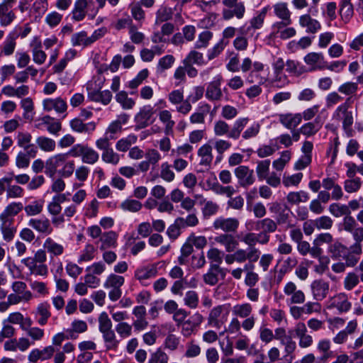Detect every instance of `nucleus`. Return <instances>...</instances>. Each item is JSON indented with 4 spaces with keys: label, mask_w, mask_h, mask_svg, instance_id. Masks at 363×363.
<instances>
[{
    "label": "nucleus",
    "mask_w": 363,
    "mask_h": 363,
    "mask_svg": "<svg viewBox=\"0 0 363 363\" xmlns=\"http://www.w3.org/2000/svg\"><path fill=\"white\" fill-rule=\"evenodd\" d=\"M328 253L333 259H344L347 262L348 267H354L359 261L356 253L352 252L350 246L347 247L338 240L328 245Z\"/></svg>",
    "instance_id": "f257e3e1"
},
{
    "label": "nucleus",
    "mask_w": 363,
    "mask_h": 363,
    "mask_svg": "<svg viewBox=\"0 0 363 363\" xmlns=\"http://www.w3.org/2000/svg\"><path fill=\"white\" fill-rule=\"evenodd\" d=\"M229 306L227 304L217 305L213 307L206 318L207 326L220 330L223 328L229 316Z\"/></svg>",
    "instance_id": "f03ea898"
},
{
    "label": "nucleus",
    "mask_w": 363,
    "mask_h": 363,
    "mask_svg": "<svg viewBox=\"0 0 363 363\" xmlns=\"http://www.w3.org/2000/svg\"><path fill=\"white\" fill-rule=\"evenodd\" d=\"M99 12V8H95L93 0H77L72 11V19L82 21L87 15L89 18L93 20Z\"/></svg>",
    "instance_id": "7ed1b4c3"
},
{
    "label": "nucleus",
    "mask_w": 363,
    "mask_h": 363,
    "mask_svg": "<svg viewBox=\"0 0 363 363\" xmlns=\"http://www.w3.org/2000/svg\"><path fill=\"white\" fill-rule=\"evenodd\" d=\"M349 100L350 99L348 98L345 103L342 104L336 108L333 113V118L337 121H342L344 131L347 137H351L354 133L352 128L354 118L352 112L349 111Z\"/></svg>",
    "instance_id": "20e7f679"
},
{
    "label": "nucleus",
    "mask_w": 363,
    "mask_h": 363,
    "mask_svg": "<svg viewBox=\"0 0 363 363\" xmlns=\"http://www.w3.org/2000/svg\"><path fill=\"white\" fill-rule=\"evenodd\" d=\"M284 295L286 297L288 305L303 304L306 301V294L299 289L296 284L292 281L285 283L283 287Z\"/></svg>",
    "instance_id": "39448f33"
},
{
    "label": "nucleus",
    "mask_w": 363,
    "mask_h": 363,
    "mask_svg": "<svg viewBox=\"0 0 363 363\" xmlns=\"http://www.w3.org/2000/svg\"><path fill=\"white\" fill-rule=\"evenodd\" d=\"M223 4L227 7L222 12L224 20H230L233 17L240 19L243 17L245 12V7L242 2L238 0H223Z\"/></svg>",
    "instance_id": "423d86ee"
},
{
    "label": "nucleus",
    "mask_w": 363,
    "mask_h": 363,
    "mask_svg": "<svg viewBox=\"0 0 363 363\" xmlns=\"http://www.w3.org/2000/svg\"><path fill=\"white\" fill-rule=\"evenodd\" d=\"M155 111L150 105L143 106L135 116V129L140 130L147 127L154 121Z\"/></svg>",
    "instance_id": "0eeeda50"
},
{
    "label": "nucleus",
    "mask_w": 363,
    "mask_h": 363,
    "mask_svg": "<svg viewBox=\"0 0 363 363\" xmlns=\"http://www.w3.org/2000/svg\"><path fill=\"white\" fill-rule=\"evenodd\" d=\"M239 225L240 222L235 218L220 216L214 220L213 228L216 230H220L225 233H232L238 230Z\"/></svg>",
    "instance_id": "6e6552de"
},
{
    "label": "nucleus",
    "mask_w": 363,
    "mask_h": 363,
    "mask_svg": "<svg viewBox=\"0 0 363 363\" xmlns=\"http://www.w3.org/2000/svg\"><path fill=\"white\" fill-rule=\"evenodd\" d=\"M233 252L237 263H244L248 261L247 264H253L259 259L261 255L259 250L256 247H248L247 249L237 247Z\"/></svg>",
    "instance_id": "1a4fd4ad"
},
{
    "label": "nucleus",
    "mask_w": 363,
    "mask_h": 363,
    "mask_svg": "<svg viewBox=\"0 0 363 363\" xmlns=\"http://www.w3.org/2000/svg\"><path fill=\"white\" fill-rule=\"evenodd\" d=\"M234 174L239 185L242 188H247L252 185L255 182L254 171L247 166H238L235 169Z\"/></svg>",
    "instance_id": "9d476101"
},
{
    "label": "nucleus",
    "mask_w": 363,
    "mask_h": 363,
    "mask_svg": "<svg viewBox=\"0 0 363 363\" xmlns=\"http://www.w3.org/2000/svg\"><path fill=\"white\" fill-rule=\"evenodd\" d=\"M329 309H337L339 313H345L350 310L352 304L345 293H340L331 297L327 302Z\"/></svg>",
    "instance_id": "9b49d317"
},
{
    "label": "nucleus",
    "mask_w": 363,
    "mask_h": 363,
    "mask_svg": "<svg viewBox=\"0 0 363 363\" xmlns=\"http://www.w3.org/2000/svg\"><path fill=\"white\" fill-rule=\"evenodd\" d=\"M16 0H3L0 4V25L8 26L16 18V15L11 9Z\"/></svg>",
    "instance_id": "f8f14e48"
},
{
    "label": "nucleus",
    "mask_w": 363,
    "mask_h": 363,
    "mask_svg": "<svg viewBox=\"0 0 363 363\" xmlns=\"http://www.w3.org/2000/svg\"><path fill=\"white\" fill-rule=\"evenodd\" d=\"M134 315L133 326L136 332H140L145 330L149 323L147 320V311L144 306H137L134 307L132 312Z\"/></svg>",
    "instance_id": "ddd939ff"
},
{
    "label": "nucleus",
    "mask_w": 363,
    "mask_h": 363,
    "mask_svg": "<svg viewBox=\"0 0 363 363\" xmlns=\"http://www.w3.org/2000/svg\"><path fill=\"white\" fill-rule=\"evenodd\" d=\"M67 158V154H57L49 157L45 162V173L50 177H53L57 172V169L62 166L66 162Z\"/></svg>",
    "instance_id": "4468645a"
},
{
    "label": "nucleus",
    "mask_w": 363,
    "mask_h": 363,
    "mask_svg": "<svg viewBox=\"0 0 363 363\" xmlns=\"http://www.w3.org/2000/svg\"><path fill=\"white\" fill-rule=\"evenodd\" d=\"M311 291L314 300L320 301L326 298L330 289L329 283L323 279H315L311 284Z\"/></svg>",
    "instance_id": "2eb2a0df"
},
{
    "label": "nucleus",
    "mask_w": 363,
    "mask_h": 363,
    "mask_svg": "<svg viewBox=\"0 0 363 363\" xmlns=\"http://www.w3.org/2000/svg\"><path fill=\"white\" fill-rule=\"evenodd\" d=\"M273 8L275 15L279 18L281 19V22L277 23V26L278 28L286 27L291 23V12L288 9L286 3H277L274 5Z\"/></svg>",
    "instance_id": "dca6fc26"
},
{
    "label": "nucleus",
    "mask_w": 363,
    "mask_h": 363,
    "mask_svg": "<svg viewBox=\"0 0 363 363\" xmlns=\"http://www.w3.org/2000/svg\"><path fill=\"white\" fill-rule=\"evenodd\" d=\"M221 81V75H218L208 83L205 94L208 100L218 101L222 99L223 94L220 88Z\"/></svg>",
    "instance_id": "f3484780"
},
{
    "label": "nucleus",
    "mask_w": 363,
    "mask_h": 363,
    "mask_svg": "<svg viewBox=\"0 0 363 363\" xmlns=\"http://www.w3.org/2000/svg\"><path fill=\"white\" fill-rule=\"evenodd\" d=\"M17 145L25 151H28L32 158L35 157L38 153L37 147L31 143L32 135L28 132H18L16 136Z\"/></svg>",
    "instance_id": "a211bd4d"
},
{
    "label": "nucleus",
    "mask_w": 363,
    "mask_h": 363,
    "mask_svg": "<svg viewBox=\"0 0 363 363\" xmlns=\"http://www.w3.org/2000/svg\"><path fill=\"white\" fill-rule=\"evenodd\" d=\"M28 225L42 235H48L53 232L51 223L47 218H31L28 220Z\"/></svg>",
    "instance_id": "6ab92c4d"
},
{
    "label": "nucleus",
    "mask_w": 363,
    "mask_h": 363,
    "mask_svg": "<svg viewBox=\"0 0 363 363\" xmlns=\"http://www.w3.org/2000/svg\"><path fill=\"white\" fill-rule=\"evenodd\" d=\"M215 241L225 247L227 252H233L239 245V242L232 233H223L215 238Z\"/></svg>",
    "instance_id": "aec40b11"
},
{
    "label": "nucleus",
    "mask_w": 363,
    "mask_h": 363,
    "mask_svg": "<svg viewBox=\"0 0 363 363\" xmlns=\"http://www.w3.org/2000/svg\"><path fill=\"white\" fill-rule=\"evenodd\" d=\"M302 121L301 113H282L279 115V121L287 129H295Z\"/></svg>",
    "instance_id": "412c9836"
},
{
    "label": "nucleus",
    "mask_w": 363,
    "mask_h": 363,
    "mask_svg": "<svg viewBox=\"0 0 363 363\" xmlns=\"http://www.w3.org/2000/svg\"><path fill=\"white\" fill-rule=\"evenodd\" d=\"M43 109L46 111L55 110L57 113H61L66 111L67 105L65 101L61 98L46 99L43 101Z\"/></svg>",
    "instance_id": "4be33fe9"
},
{
    "label": "nucleus",
    "mask_w": 363,
    "mask_h": 363,
    "mask_svg": "<svg viewBox=\"0 0 363 363\" xmlns=\"http://www.w3.org/2000/svg\"><path fill=\"white\" fill-rule=\"evenodd\" d=\"M304 62L311 67V70L324 69L325 62L322 53L310 52L304 57Z\"/></svg>",
    "instance_id": "5701e85b"
},
{
    "label": "nucleus",
    "mask_w": 363,
    "mask_h": 363,
    "mask_svg": "<svg viewBox=\"0 0 363 363\" xmlns=\"http://www.w3.org/2000/svg\"><path fill=\"white\" fill-rule=\"evenodd\" d=\"M299 24L303 28H306V33H315L320 28L321 25L318 21L312 18L309 14H304L299 18Z\"/></svg>",
    "instance_id": "b1692460"
},
{
    "label": "nucleus",
    "mask_w": 363,
    "mask_h": 363,
    "mask_svg": "<svg viewBox=\"0 0 363 363\" xmlns=\"http://www.w3.org/2000/svg\"><path fill=\"white\" fill-rule=\"evenodd\" d=\"M278 224L276 220L270 218L258 220L256 223V230H261L262 238L267 233H273L277 229Z\"/></svg>",
    "instance_id": "393cba45"
},
{
    "label": "nucleus",
    "mask_w": 363,
    "mask_h": 363,
    "mask_svg": "<svg viewBox=\"0 0 363 363\" xmlns=\"http://www.w3.org/2000/svg\"><path fill=\"white\" fill-rule=\"evenodd\" d=\"M23 208L21 202H12L9 204L0 214V220L13 222V217L20 213Z\"/></svg>",
    "instance_id": "a878e982"
},
{
    "label": "nucleus",
    "mask_w": 363,
    "mask_h": 363,
    "mask_svg": "<svg viewBox=\"0 0 363 363\" xmlns=\"http://www.w3.org/2000/svg\"><path fill=\"white\" fill-rule=\"evenodd\" d=\"M157 274V269L155 264L143 267L135 272V277L142 284L145 280L155 277Z\"/></svg>",
    "instance_id": "bb28decb"
},
{
    "label": "nucleus",
    "mask_w": 363,
    "mask_h": 363,
    "mask_svg": "<svg viewBox=\"0 0 363 363\" xmlns=\"http://www.w3.org/2000/svg\"><path fill=\"white\" fill-rule=\"evenodd\" d=\"M112 96V94L109 90H93L89 91L88 93V97L91 101L99 102L104 105H108L111 101Z\"/></svg>",
    "instance_id": "cd10ccee"
},
{
    "label": "nucleus",
    "mask_w": 363,
    "mask_h": 363,
    "mask_svg": "<svg viewBox=\"0 0 363 363\" xmlns=\"http://www.w3.org/2000/svg\"><path fill=\"white\" fill-rule=\"evenodd\" d=\"M213 147L208 144H204L198 150V156L200 157V164L210 167L213 161Z\"/></svg>",
    "instance_id": "c85d7f7f"
},
{
    "label": "nucleus",
    "mask_w": 363,
    "mask_h": 363,
    "mask_svg": "<svg viewBox=\"0 0 363 363\" xmlns=\"http://www.w3.org/2000/svg\"><path fill=\"white\" fill-rule=\"evenodd\" d=\"M259 237H262V233L256 234L255 233H247L242 236L241 240L247 245L248 247H255V245L257 242L264 245L269 242V235H264L261 240L259 239Z\"/></svg>",
    "instance_id": "c756f323"
},
{
    "label": "nucleus",
    "mask_w": 363,
    "mask_h": 363,
    "mask_svg": "<svg viewBox=\"0 0 363 363\" xmlns=\"http://www.w3.org/2000/svg\"><path fill=\"white\" fill-rule=\"evenodd\" d=\"M50 308V304L47 302L41 303L38 305L35 314L36 317H39L37 321L40 325L47 324L49 318L51 316Z\"/></svg>",
    "instance_id": "7c9ffc66"
},
{
    "label": "nucleus",
    "mask_w": 363,
    "mask_h": 363,
    "mask_svg": "<svg viewBox=\"0 0 363 363\" xmlns=\"http://www.w3.org/2000/svg\"><path fill=\"white\" fill-rule=\"evenodd\" d=\"M249 122L248 118H240L237 119L233 123V128L228 133V138L233 140H238L241 135L244 128L247 126Z\"/></svg>",
    "instance_id": "2f4dec72"
},
{
    "label": "nucleus",
    "mask_w": 363,
    "mask_h": 363,
    "mask_svg": "<svg viewBox=\"0 0 363 363\" xmlns=\"http://www.w3.org/2000/svg\"><path fill=\"white\" fill-rule=\"evenodd\" d=\"M159 119L164 125V133L167 135L173 133V128L175 122L172 120V116L169 111L162 110L158 113Z\"/></svg>",
    "instance_id": "473e14b6"
},
{
    "label": "nucleus",
    "mask_w": 363,
    "mask_h": 363,
    "mask_svg": "<svg viewBox=\"0 0 363 363\" xmlns=\"http://www.w3.org/2000/svg\"><path fill=\"white\" fill-rule=\"evenodd\" d=\"M70 126L74 131L77 133H90L95 130L96 123L94 122L84 123L79 118H74L70 121Z\"/></svg>",
    "instance_id": "72a5a7b5"
},
{
    "label": "nucleus",
    "mask_w": 363,
    "mask_h": 363,
    "mask_svg": "<svg viewBox=\"0 0 363 363\" xmlns=\"http://www.w3.org/2000/svg\"><path fill=\"white\" fill-rule=\"evenodd\" d=\"M17 35L16 33H9L1 46V53L6 56L11 55L16 46Z\"/></svg>",
    "instance_id": "f704fd0d"
},
{
    "label": "nucleus",
    "mask_w": 363,
    "mask_h": 363,
    "mask_svg": "<svg viewBox=\"0 0 363 363\" xmlns=\"http://www.w3.org/2000/svg\"><path fill=\"white\" fill-rule=\"evenodd\" d=\"M222 271L218 264H211L207 273L203 276V281L210 286L216 285L218 281V274L221 273Z\"/></svg>",
    "instance_id": "c9c22d12"
},
{
    "label": "nucleus",
    "mask_w": 363,
    "mask_h": 363,
    "mask_svg": "<svg viewBox=\"0 0 363 363\" xmlns=\"http://www.w3.org/2000/svg\"><path fill=\"white\" fill-rule=\"evenodd\" d=\"M350 233L354 240V243L350 245V249L356 255H360L362 252L361 243L363 241V227L357 225Z\"/></svg>",
    "instance_id": "e433bc0d"
},
{
    "label": "nucleus",
    "mask_w": 363,
    "mask_h": 363,
    "mask_svg": "<svg viewBox=\"0 0 363 363\" xmlns=\"http://www.w3.org/2000/svg\"><path fill=\"white\" fill-rule=\"evenodd\" d=\"M0 230L3 235V238L6 242L11 241L16 234V229L13 226V222L9 221L8 220H0Z\"/></svg>",
    "instance_id": "4c0bfd02"
},
{
    "label": "nucleus",
    "mask_w": 363,
    "mask_h": 363,
    "mask_svg": "<svg viewBox=\"0 0 363 363\" xmlns=\"http://www.w3.org/2000/svg\"><path fill=\"white\" fill-rule=\"evenodd\" d=\"M106 350H116L120 344L115 332L111 330L101 333Z\"/></svg>",
    "instance_id": "58836bf2"
},
{
    "label": "nucleus",
    "mask_w": 363,
    "mask_h": 363,
    "mask_svg": "<svg viewBox=\"0 0 363 363\" xmlns=\"http://www.w3.org/2000/svg\"><path fill=\"white\" fill-rule=\"evenodd\" d=\"M254 264H245L244 266V269L246 272L245 284L250 287L255 286L259 279L258 274L254 271Z\"/></svg>",
    "instance_id": "ea45409f"
},
{
    "label": "nucleus",
    "mask_w": 363,
    "mask_h": 363,
    "mask_svg": "<svg viewBox=\"0 0 363 363\" xmlns=\"http://www.w3.org/2000/svg\"><path fill=\"white\" fill-rule=\"evenodd\" d=\"M44 249L53 256H60L64 252V247L52 238H48L43 243Z\"/></svg>",
    "instance_id": "a19ab883"
},
{
    "label": "nucleus",
    "mask_w": 363,
    "mask_h": 363,
    "mask_svg": "<svg viewBox=\"0 0 363 363\" xmlns=\"http://www.w3.org/2000/svg\"><path fill=\"white\" fill-rule=\"evenodd\" d=\"M88 325L86 323L81 320H74L71 325V328L66 330L67 334L71 339L77 337L76 333H82L87 330Z\"/></svg>",
    "instance_id": "79ce46f5"
},
{
    "label": "nucleus",
    "mask_w": 363,
    "mask_h": 363,
    "mask_svg": "<svg viewBox=\"0 0 363 363\" xmlns=\"http://www.w3.org/2000/svg\"><path fill=\"white\" fill-rule=\"evenodd\" d=\"M116 101L121 106L123 109L130 110L132 109L135 105V101L128 97V93L125 91H118L115 96Z\"/></svg>",
    "instance_id": "37998d69"
},
{
    "label": "nucleus",
    "mask_w": 363,
    "mask_h": 363,
    "mask_svg": "<svg viewBox=\"0 0 363 363\" xmlns=\"http://www.w3.org/2000/svg\"><path fill=\"white\" fill-rule=\"evenodd\" d=\"M32 320H27V323L24 326L23 331L34 341L40 340L44 337V330L38 327H31Z\"/></svg>",
    "instance_id": "c03bdc74"
},
{
    "label": "nucleus",
    "mask_w": 363,
    "mask_h": 363,
    "mask_svg": "<svg viewBox=\"0 0 363 363\" xmlns=\"http://www.w3.org/2000/svg\"><path fill=\"white\" fill-rule=\"evenodd\" d=\"M35 142L38 147L44 152H50L55 150V141L48 137L39 136L36 138Z\"/></svg>",
    "instance_id": "a18cd8bd"
},
{
    "label": "nucleus",
    "mask_w": 363,
    "mask_h": 363,
    "mask_svg": "<svg viewBox=\"0 0 363 363\" xmlns=\"http://www.w3.org/2000/svg\"><path fill=\"white\" fill-rule=\"evenodd\" d=\"M280 344L284 347V358L291 362L294 358V353L297 347L296 342L290 336L280 342Z\"/></svg>",
    "instance_id": "49530a36"
},
{
    "label": "nucleus",
    "mask_w": 363,
    "mask_h": 363,
    "mask_svg": "<svg viewBox=\"0 0 363 363\" xmlns=\"http://www.w3.org/2000/svg\"><path fill=\"white\" fill-rule=\"evenodd\" d=\"M137 140V135L134 134H130L127 137L123 138L118 140L116 144V148L120 152H126L130 149L131 145L136 143Z\"/></svg>",
    "instance_id": "de8ad7c7"
},
{
    "label": "nucleus",
    "mask_w": 363,
    "mask_h": 363,
    "mask_svg": "<svg viewBox=\"0 0 363 363\" xmlns=\"http://www.w3.org/2000/svg\"><path fill=\"white\" fill-rule=\"evenodd\" d=\"M116 240L117 234L115 232L108 231L104 233L100 238V241L102 243L100 249L105 250L109 247H115L116 246Z\"/></svg>",
    "instance_id": "09e8293b"
},
{
    "label": "nucleus",
    "mask_w": 363,
    "mask_h": 363,
    "mask_svg": "<svg viewBox=\"0 0 363 363\" xmlns=\"http://www.w3.org/2000/svg\"><path fill=\"white\" fill-rule=\"evenodd\" d=\"M213 145L217 152L216 164H218L222 160L223 153L230 148L231 143L228 140L220 139L216 140Z\"/></svg>",
    "instance_id": "8fccbe9b"
},
{
    "label": "nucleus",
    "mask_w": 363,
    "mask_h": 363,
    "mask_svg": "<svg viewBox=\"0 0 363 363\" xmlns=\"http://www.w3.org/2000/svg\"><path fill=\"white\" fill-rule=\"evenodd\" d=\"M183 64L188 65H193V64L203 65L206 64V62L201 52L196 50H191L183 60Z\"/></svg>",
    "instance_id": "3c124183"
},
{
    "label": "nucleus",
    "mask_w": 363,
    "mask_h": 363,
    "mask_svg": "<svg viewBox=\"0 0 363 363\" xmlns=\"http://www.w3.org/2000/svg\"><path fill=\"white\" fill-rule=\"evenodd\" d=\"M309 199L308 193L300 191H291L286 196L287 202L290 204H298L299 203H305Z\"/></svg>",
    "instance_id": "603ef678"
},
{
    "label": "nucleus",
    "mask_w": 363,
    "mask_h": 363,
    "mask_svg": "<svg viewBox=\"0 0 363 363\" xmlns=\"http://www.w3.org/2000/svg\"><path fill=\"white\" fill-rule=\"evenodd\" d=\"M124 283L125 279L123 277L116 274H111L106 279L104 286L106 289H121Z\"/></svg>",
    "instance_id": "864d4df0"
},
{
    "label": "nucleus",
    "mask_w": 363,
    "mask_h": 363,
    "mask_svg": "<svg viewBox=\"0 0 363 363\" xmlns=\"http://www.w3.org/2000/svg\"><path fill=\"white\" fill-rule=\"evenodd\" d=\"M320 117L315 119V122H309L305 123L300 128V132L306 136L315 135L320 128L321 125L319 123Z\"/></svg>",
    "instance_id": "5fc2aeb1"
},
{
    "label": "nucleus",
    "mask_w": 363,
    "mask_h": 363,
    "mask_svg": "<svg viewBox=\"0 0 363 363\" xmlns=\"http://www.w3.org/2000/svg\"><path fill=\"white\" fill-rule=\"evenodd\" d=\"M252 312V306L248 303L237 304L233 308V314L242 318L250 316Z\"/></svg>",
    "instance_id": "6e6d98bb"
},
{
    "label": "nucleus",
    "mask_w": 363,
    "mask_h": 363,
    "mask_svg": "<svg viewBox=\"0 0 363 363\" xmlns=\"http://www.w3.org/2000/svg\"><path fill=\"white\" fill-rule=\"evenodd\" d=\"M71 42L73 46L86 47L91 45L89 37L86 31H81L72 35Z\"/></svg>",
    "instance_id": "4d7b16f0"
},
{
    "label": "nucleus",
    "mask_w": 363,
    "mask_h": 363,
    "mask_svg": "<svg viewBox=\"0 0 363 363\" xmlns=\"http://www.w3.org/2000/svg\"><path fill=\"white\" fill-rule=\"evenodd\" d=\"M27 320H30L29 317H24L23 315L20 312L11 313L9 315L8 318L5 319L9 324H18L20 325V328L23 330L24 326L27 323Z\"/></svg>",
    "instance_id": "13d9d810"
},
{
    "label": "nucleus",
    "mask_w": 363,
    "mask_h": 363,
    "mask_svg": "<svg viewBox=\"0 0 363 363\" xmlns=\"http://www.w3.org/2000/svg\"><path fill=\"white\" fill-rule=\"evenodd\" d=\"M99 160V154L93 148L86 145L83 153L82 161L88 164H94Z\"/></svg>",
    "instance_id": "bf43d9fd"
},
{
    "label": "nucleus",
    "mask_w": 363,
    "mask_h": 363,
    "mask_svg": "<svg viewBox=\"0 0 363 363\" xmlns=\"http://www.w3.org/2000/svg\"><path fill=\"white\" fill-rule=\"evenodd\" d=\"M330 213L335 217L347 216L351 214V211L345 204L332 203L329 206Z\"/></svg>",
    "instance_id": "052dcab7"
},
{
    "label": "nucleus",
    "mask_w": 363,
    "mask_h": 363,
    "mask_svg": "<svg viewBox=\"0 0 363 363\" xmlns=\"http://www.w3.org/2000/svg\"><path fill=\"white\" fill-rule=\"evenodd\" d=\"M41 43L38 42L32 49L33 60L37 65H43L47 58L45 52L41 50Z\"/></svg>",
    "instance_id": "680f3d73"
},
{
    "label": "nucleus",
    "mask_w": 363,
    "mask_h": 363,
    "mask_svg": "<svg viewBox=\"0 0 363 363\" xmlns=\"http://www.w3.org/2000/svg\"><path fill=\"white\" fill-rule=\"evenodd\" d=\"M184 303L185 306L191 309H196L199 303V295L195 291H188L186 292Z\"/></svg>",
    "instance_id": "e2e57ef3"
},
{
    "label": "nucleus",
    "mask_w": 363,
    "mask_h": 363,
    "mask_svg": "<svg viewBox=\"0 0 363 363\" xmlns=\"http://www.w3.org/2000/svg\"><path fill=\"white\" fill-rule=\"evenodd\" d=\"M212 191L217 194H224L228 198H230L236 192V190L233 186H222L216 181L214 182Z\"/></svg>",
    "instance_id": "0e129e2a"
},
{
    "label": "nucleus",
    "mask_w": 363,
    "mask_h": 363,
    "mask_svg": "<svg viewBox=\"0 0 363 363\" xmlns=\"http://www.w3.org/2000/svg\"><path fill=\"white\" fill-rule=\"evenodd\" d=\"M99 330L101 333L109 331L112 329V322L108 317L106 312H102L99 314L98 318Z\"/></svg>",
    "instance_id": "69168bd1"
},
{
    "label": "nucleus",
    "mask_w": 363,
    "mask_h": 363,
    "mask_svg": "<svg viewBox=\"0 0 363 363\" xmlns=\"http://www.w3.org/2000/svg\"><path fill=\"white\" fill-rule=\"evenodd\" d=\"M172 17V10L167 6H161L156 13L155 23L157 24L167 21Z\"/></svg>",
    "instance_id": "338daca9"
},
{
    "label": "nucleus",
    "mask_w": 363,
    "mask_h": 363,
    "mask_svg": "<svg viewBox=\"0 0 363 363\" xmlns=\"http://www.w3.org/2000/svg\"><path fill=\"white\" fill-rule=\"evenodd\" d=\"M168 355L161 348L151 354L149 363H168Z\"/></svg>",
    "instance_id": "774afa93"
}]
</instances>
